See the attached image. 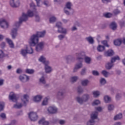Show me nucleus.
Returning a JSON list of instances; mask_svg holds the SVG:
<instances>
[{"label": "nucleus", "mask_w": 125, "mask_h": 125, "mask_svg": "<svg viewBox=\"0 0 125 125\" xmlns=\"http://www.w3.org/2000/svg\"><path fill=\"white\" fill-rule=\"evenodd\" d=\"M65 123H66V122L64 120H60L59 121V124L61 125H64Z\"/></svg>", "instance_id": "obj_63"}, {"label": "nucleus", "mask_w": 125, "mask_h": 125, "mask_svg": "<svg viewBox=\"0 0 125 125\" xmlns=\"http://www.w3.org/2000/svg\"><path fill=\"white\" fill-rule=\"evenodd\" d=\"M104 49H105V46H102L101 45H99V46L97 47V50L99 51V52L103 51Z\"/></svg>", "instance_id": "obj_39"}, {"label": "nucleus", "mask_w": 125, "mask_h": 125, "mask_svg": "<svg viewBox=\"0 0 125 125\" xmlns=\"http://www.w3.org/2000/svg\"><path fill=\"white\" fill-rule=\"evenodd\" d=\"M86 57L85 53L84 52H81L80 53L78 54L77 60L81 62H83V60H84L85 58Z\"/></svg>", "instance_id": "obj_13"}, {"label": "nucleus", "mask_w": 125, "mask_h": 125, "mask_svg": "<svg viewBox=\"0 0 125 125\" xmlns=\"http://www.w3.org/2000/svg\"><path fill=\"white\" fill-rule=\"evenodd\" d=\"M27 54H28V51H27V49H21V54L22 55V56H26L27 55Z\"/></svg>", "instance_id": "obj_44"}, {"label": "nucleus", "mask_w": 125, "mask_h": 125, "mask_svg": "<svg viewBox=\"0 0 125 125\" xmlns=\"http://www.w3.org/2000/svg\"><path fill=\"white\" fill-rule=\"evenodd\" d=\"M92 73L93 76H99V72L96 70H93Z\"/></svg>", "instance_id": "obj_56"}, {"label": "nucleus", "mask_w": 125, "mask_h": 125, "mask_svg": "<svg viewBox=\"0 0 125 125\" xmlns=\"http://www.w3.org/2000/svg\"><path fill=\"white\" fill-rule=\"evenodd\" d=\"M9 99H10V100H12L13 102H16V101H17L16 96L12 92L10 93L9 96Z\"/></svg>", "instance_id": "obj_19"}, {"label": "nucleus", "mask_w": 125, "mask_h": 125, "mask_svg": "<svg viewBox=\"0 0 125 125\" xmlns=\"http://www.w3.org/2000/svg\"><path fill=\"white\" fill-rule=\"evenodd\" d=\"M39 82L41 83H42L43 84H45L46 83L44 76H42L41 78H40Z\"/></svg>", "instance_id": "obj_38"}, {"label": "nucleus", "mask_w": 125, "mask_h": 125, "mask_svg": "<svg viewBox=\"0 0 125 125\" xmlns=\"http://www.w3.org/2000/svg\"><path fill=\"white\" fill-rule=\"evenodd\" d=\"M77 92L81 94L83 92V87L81 86H79L77 88Z\"/></svg>", "instance_id": "obj_40"}, {"label": "nucleus", "mask_w": 125, "mask_h": 125, "mask_svg": "<svg viewBox=\"0 0 125 125\" xmlns=\"http://www.w3.org/2000/svg\"><path fill=\"white\" fill-rule=\"evenodd\" d=\"M10 5L11 7L16 8L20 5V1L19 0H11L10 1Z\"/></svg>", "instance_id": "obj_9"}, {"label": "nucleus", "mask_w": 125, "mask_h": 125, "mask_svg": "<svg viewBox=\"0 0 125 125\" xmlns=\"http://www.w3.org/2000/svg\"><path fill=\"white\" fill-rule=\"evenodd\" d=\"M42 96L41 95H37L34 98V101L35 102H40L42 100Z\"/></svg>", "instance_id": "obj_27"}, {"label": "nucleus", "mask_w": 125, "mask_h": 125, "mask_svg": "<svg viewBox=\"0 0 125 125\" xmlns=\"http://www.w3.org/2000/svg\"><path fill=\"white\" fill-rule=\"evenodd\" d=\"M95 120H98V112L96 111L93 112L91 114V120L87 123V125L95 123Z\"/></svg>", "instance_id": "obj_6"}, {"label": "nucleus", "mask_w": 125, "mask_h": 125, "mask_svg": "<svg viewBox=\"0 0 125 125\" xmlns=\"http://www.w3.org/2000/svg\"><path fill=\"white\" fill-rule=\"evenodd\" d=\"M114 54L115 52H114V50L111 49L105 51L104 53V55L106 57H111V56H114Z\"/></svg>", "instance_id": "obj_15"}, {"label": "nucleus", "mask_w": 125, "mask_h": 125, "mask_svg": "<svg viewBox=\"0 0 125 125\" xmlns=\"http://www.w3.org/2000/svg\"><path fill=\"white\" fill-rule=\"evenodd\" d=\"M82 67H83V63H82V62L77 63L73 69V72L76 73V72H78V70L81 69Z\"/></svg>", "instance_id": "obj_18"}, {"label": "nucleus", "mask_w": 125, "mask_h": 125, "mask_svg": "<svg viewBox=\"0 0 125 125\" xmlns=\"http://www.w3.org/2000/svg\"><path fill=\"white\" fill-rule=\"evenodd\" d=\"M35 17L36 22H40V21H41V17H40L39 14L35 15Z\"/></svg>", "instance_id": "obj_47"}, {"label": "nucleus", "mask_w": 125, "mask_h": 125, "mask_svg": "<svg viewBox=\"0 0 125 125\" xmlns=\"http://www.w3.org/2000/svg\"><path fill=\"white\" fill-rule=\"evenodd\" d=\"M19 79L21 83H23L29 82V80H30V78L29 77V76L25 74L20 75L19 77Z\"/></svg>", "instance_id": "obj_11"}, {"label": "nucleus", "mask_w": 125, "mask_h": 125, "mask_svg": "<svg viewBox=\"0 0 125 125\" xmlns=\"http://www.w3.org/2000/svg\"><path fill=\"white\" fill-rule=\"evenodd\" d=\"M0 26L3 29H4V27L6 26V28H8V23L5 20H0Z\"/></svg>", "instance_id": "obj_17"}, {"label": "nucleus", "mask_w": 125, "mask_h": 125, "mask_svg": "<svg viewBox=\"0 0 125 125\" xmlns=\"http://www.w3.org/2000/svg\"><path fill=\"white\" fill-rule=\"evenodd\" d=\"M58 110L55 106H50L47 109V111L50 114H56Z\"/></svg>", "instance_id": "obj_16"}, {"label": "nucleus", "mask_w": 125, "mask_h": 125, "mask_svg": "<svg viewBox=\"0 0 125 125\" xmlns=\"http://www.w3.org/2000/svg\"><path fill=\"white\" fill-rule=\"evenodd\" d=\"M6 41L7 42H8V43L11 48H14V43H13V42H12L11 40L9 39V38H7V39H6Z\"/></svg>", "instance_id": "obj_22"}, {"label": "nucleus", "mask_w": 125, "mask_h": 125, "mask_svg": "<svg viewBox=\"0 0 125 125\" xmlns=\"http://www.w3.org/2000/svg\"><path fill=\"white\" fill-rule=\"evenodd\" d=\"M119 24L122 28H123V27H125V21H119Z\"/></svg>", "instance_id": "obj_51"}, {"label": "nucleus", "mask_w": 125, "mask_h": 125, "mask_svg": "<svg viewBox=\"0 0 125 125\" xmlns=\"http://www.w3.org/2000/svg\"><path fill=\"white\" fill-rule=\"evenodd\" d=\"M4 57V53H3V51L1 50H0V62H1L3 61L2 60V58Z\"/></svg>", "instance_id": "obj_41"}, {"label": "nucleus", "mask_w": 125, "mask_h": 125, "mask_svg": "<svg viewBox=\"0 0 125 125\" xmlns=\"http://www.w3.org/2000/svg\"><path fill=\"white\" fill-rule=\"evenodd\" d=\"M93 95L94 97H98L100 95V92L99 91H93Z\"/></svg>", "instance_id": "obj_43"}, {"label": "nucleus", "mask_w": 125, "mask_h": 125, "mask_svg": "<svg viewBox=\"0 0 125 125\" xmlns=\"http://www.w3.org/2000/svg\"><path fill=\"white\" fill-rule=\"evenodd\" d=\"M99 104H100V101L98 100H96L94 101L93 103V105H99Z\"/></svg>", "instance_id": "obj_57"}, {"label": "nucleus", "mask_w": 125, "mask_h": 125, "mask_svg": "<svg viewBox=\"0 0 125 125\" xmlns=\"http://www.w3.org/2000/svg\"><path fill=\"white\" fill-rule=\"evenodd\" d=\"M56 27L58 28V32L60 34H66L67 33V29L62 27V22H58L56 24Z\"/></svg>", "instance_id": "obj_7"}, {"label": "nucleus", "mask_w": 125, "mask_h": 125, "mask_svg": "<svg viewBox=\"0 0 125 125\" xmlns=\"http://www.w3.org/2000/svg\"><path fill=\"white\" fill-rule=\"evenodd\" d=\"M77 80H78V77L77 76H73L71 78V81L72 83H75V82H77Z\"/></svg>", "instance_id": "obj_52"}, {"label": "nucleus", "mask_w": 125, "mask_h": 125, "mask_svg": "<svg viewBox=\"0 0 125 125\" xmlns=\"http://www.w3.org/2000/svg\"><path fill=\"white\" fill-rule=\"evenodd\" d=\"M84 60L86 64H90L91 62V58L86 56L85 59H84Z\"/></svg>", "instance_id": "obj_29"}, {"label": "nucleus", "mask_w": 125, "mask_h": 125, "mask_svg": "<svg viewBox=\"0 0 125 125\" xmlns=\"http://www.w3.org/2000/svg\"><path fill=\"white\" fill-rule=\"evenodd\" d=\"M64 8H66V9L71 10V9H72V3H71V2H67L65 5V7H64Z\"/></svg>", "instance_id": "obj_33"}, {"label": "nucleus", "mask_w": 125, "mask_h": 125, "mask_svg": "<svg viewBox=\"0 0 125 125\" xmlns=\"http://www.w3.org/2000/svg\"><path fill=\"white\" fill-rule=\"evenodd\" d=\"M122 42H123V41L121 39H117L114 41V44L116 46H120L122 44Z\"/></svg>", "instance_id": "obj_23"}, {"label": "nucleus", "mask_w": 125, "mask_h": 125, "mask_svg": "<svg viewBox=\"0 0 125 125\" xmlns=\"http://www.w3.org/2000/svg\"><path fill=\"white\" fill-rule=\"evenodd\" d=\"M121 59L119 56H116L111 58L110 62H108L105 65L106 70H111L113 67H114V63L117 61V60H120Z\"/></svg>", "instance_id": "obj_3"}, {"label": "nucleus", "mask_w": 125, "mask_h": 125, "mask_svg": "<svg viewBox=\"0 0 125 125\" xmlns=\"http://www.w3.org/2000/svg\"><path fill=\"white\" fill-rule=\"evenodd\" d=\"M0 117L3 120L6 119V115L4 113H2L0 114Z\"/></svg>", "instance_id": "obj_53"}, {"label": "nucleus", "mask_w": 125, "mask_h": 125, "mask_svg": "<svg viewBox=\"0 0 125 125\" xmlns=\"http://www.w3.org/2000/svg\"><path fill=\"white\" fill-rule=\"evenodd\" d=\"M104 100L105 103H110L111 102V97L108 95H105L104 97Z\"/></svg>", "instance_id": "obj_25"}, {"label": "nucleus", "mask_w": 125, "mask_h": 125, "mask_svg": "<svg viewBox=\"0 0 125 125\" xmlns=\"http://www.w3.org/2000/svg\"><path fill=\"white\" fill-rule=\"evenodd\" d=\"M5 104L3 102H0V112H2L4 109Z\"/></svg>", "instance_id": "obj_35"}, {"label": "nucleus", "mask_w": 125, "mask_h": 125, "mask_svg": "<svg viewBox=\"0 0 125 125\" xmlns=\"http://www.w3.org/2000/svg\"><path fill=\"white\" fill-rule=\"evenodd\" d=\"M23 99L24 101H23V104H26V102H28L29 101V95L25 94L23 95Z\"/></svg>", "instance_id": "obj_37"}, {"label": "nucleus", "mask_w": 125, "mask_h": 125, "mask_svg": "<svg viewBox=\"0 0 125 125\" xmlns=\"http://www.w3.org/2000/svg\"><path fill=\"white\" fill-rule=\"evenodd\" d=\"M122 97V95L121 94H117L116 96V100H120V99Z\"/></svg>", "instance_id": "obj_61"}, {"label": "nucleus", "mask_w": 125, "mask_h": 125, "mask_svg": "<svg viewBox=\"0 0 125 125\" xmlns=\"http://www.w3.org/2000/svg\"><path fill=\"white\" fill-rule=\"evenodd\" d=\"M100 83L102 85H104L106 83V80L104 78H101Z\"/></svg>", "instance_id": "obj_49"}, {"label": "nucleus", "mask_w": 125, "mask_h": 125, "mask_svg": "<svg viewBox=\"0 0 125 125\" xmlns=\"http://www.w3.org/2000/svg\"><path fill=\"white\" fill-rule=\"evenodd\" d=\"M89 83V81L88 80H84L81 81V84L83 86H87V84Z\"/></svg>", "instance_id": "obj_28"}, {"label": "nucleus", "mask_w": 125, "mask_h": 125, "mask_svg": "<svg viewBox=\"0 0 125 125\" xmlns=\"http://www.w3.org/2000/svg\"><path fill=\"white\" fill-rule=\"evenodd\" d=\"M45 35V31L38 32L36 34L33 35L29 42L30 46H35L36 44L39 43V38H43Z\"/></svg>", "instance_id": "obj_1"}, {"label": "nucleus", "mask_w": 125, "mask_h": 125, "mask_svg": "<svg viewBox=\"0 0 125 125\" xmlns=\"http://www.w3.org/2000/svg\"><path fill=\"white\" fill-rule=\"evenodd\" d=\"M66 91L64 89L59 90L57 93L56 97L58 100H63L65 98Z\"/></svg>", "instance_id": "obj_5"}, {"label": "nucleus", "mask_w": 125, "mask_h": 125, "mask_svg": "<svg viewBox=\"0 0 125 125\" xmlns=\"http://www.w3.org/2000/svg\"><path fill=\"white\" fill-rule=\"evenodd\" d=\"M39 62H42L44 65H49V61H46V58L44 56H41L38 59Z\"/></svg>", "instance_id": "obj_14"}, {"label": "nucleus", "mask_w": 125, "mask_h": 125, "mask_svg": "<svg viewBox=\"0 0 125 125\" xmlns=\"http://www.w3.org/2000/svg\"><path fill=\"white\" fill-rule=\"evenodd\" d=\"M58 37L59 38V40H60V41H62V40H63L64 38V35H60L58 36Z\"/></svg>", "instance_id": "obj_62"}, {"label": "nucleus", "mask_w": 125, "mask_h": 125, "mask_svg": "<svg viewBox=\"0 0 125 125\" xmlns=\"http://www.w3.org/2000/svg\"><path fill=\"white\" fill-rule=\"evenodd\" d=\"M26 50L27 51V53H28L29 54H32V53H34V50L33 49V48L31 46L26 47Z\"/></svg>", "instance_id": "obj_32"}, {"label": "nucleus", "mask_w": 125, "mask_h": 125, "mask_svg": "<svg viewBox=\"0 0 125 125\" xmlns=\"http://www.w3.org/2000/svg\"><path fill=\"white\" fill-rule=\"evenodd\" d=\"M86 41L89 42V43H90L91 44H92L94 43V40H93V38L91 36H89L88 37H86L85 38Z\"/></svg>", "instance_id": "obj_24"}, {"label": "nucleus", "mask_w": 125, "mask_h": 125, "mask_svg": "<svg viewBox=\"0 0 125 125\" xmlns=\"http://www.w3.org/2000/svg\"><path fill=\"white\" fill-rule=\"evenodd\" d=\"M23 106V104H16L14 105V108H15L16 109H21L22 107Z\"/></svg>", "instance_id": "obj_36"}, {"label": "nucleus", "mask_w": 125, "mask_h": 125, "mask_svg": "<svg viewBox=\"0 0 125 125\" xmlns=\"http://www.w3.org/2000/svg\"><path fill=\"white\" fill-rule=\"evenodd\" d=\"M17 74H21L22 73V70L20 68H18L16 71Z\"/></svg>", "instance_id": "obj_64"}, {"label": "nucleus", "mask_w": 125, "mask_h": 125, "mask_svg": "<svg viewBox=\"0 0 125 125\" xmlns=\"http://www.w3.org/2000/svg\"><path fill=\"white\" fill-rule=\"evenodd\" d=\"M18 31V29L15 28V27H13L11 30V35L12 36V39L13 40H15V39H16V37H17V35H18V32H17Z\"/></svg>", "instance_id": "obj_12"}, {"label": "nucleus", "mask_w": 125, "mask_h": 125, "mask_svg": "<svg viewBox=\"0 0 125 125\" xmlns=\"http://www.w3.org/2000/svg\"><path fill=\"white\" fill-rule=\"evenodd\" d=\"M44 48V42H42L39 43H37V44L35 47V50L37 52H41V51H42Z\"/></svg>", "instance_id": "obj_8"}, {"label": "nucleus", "mask_w": 125, "mask_h": 125, "mask_svg": "<svg viewBox=\"0 0 125 125\" xmlns=\"http://www.w3.org/2000/svg\"><path fill=\"white\" fill-rule=\"evenodd\" d=\"M17 124V121L14 120L11 121V123L9 124L10 125H16Z\"/></svg>", "instance_id": "obj_55"}, {"label": "nucleus", "mask_w": 125, "mask_h": 125, "mask_svg": "<svg viewBox=\"0 0 125 125\" xmlns=\"http://www.w3.org/2000/svg\"><path fill=\"white\" fill-rule=\"evenodd\" d=\"M114 108L115 106H114V105L112 104H108L107 106V109L109 112H111V111H113Z\"/></svg>", "instance_id": "obj_42"}, {"label": "nucleus", "mask_w": 125, "mask_h": 125, "mask_svg": "<svg viewBox=\"0 0 125 125\" xmlns=\"http://www.w3.org/2000/svg\"><path fill=\"white\" fill-rule=\"evenodd\" d=\"M25 15L27 16V20H28V17H33L34 16V12L31 10H28L27 14H24Z\"/></svg>", "instance_id": "obj_31"}, {"label": "nucleus", "mask_w": 125, "mask_h": 125, "mask_svg": "<svg viewBox=\"0 0 125 125\" xmlns=\"http://www.w3.org/2000/svg\"><path fill=\"white\" fill-rule=\"evenodd\" d=\"M123 118V114L122 113H119L117 115H116L114 117V121H118V120H121Z\"/></svg>", "instance_id": "obj_30"}, {"label": "nucleus", "mask_w": 125, "mask_h": 125, "mask_svg": "<svg viewBox=\"0 0 125 125\" xmlns=\"http://www.w3.org/2000/svg\"><path fill=\"white\" fill-rule=\"evenodd\" d=\"M52 71V69L51 67L49 66L48 64H45V72L46 74H49V73H51Z\"/></svg>", "instance_id": "obj_21"}, {"label": "nucleus", "mask_w": 125, "mask_h": 125, "mask_svg": "<svg viewBox=\"0 0 125 125\" xmlns=\"http://www.w3.org/2000/svg\"><path fill=\"white\" fill-rule=\"evenodd\" d=\"M85 71H86V69L83 68L81 72V75H82V76H84V75H85Z\"/></svg>", "instance_id": "obj_59"}, {"label": "nucleus", "mask_w": 125, "mask_h": 125, "mask_svg": "<svg viewBox=\"0 0 125 125\" xmlns=\"http://www.w3.org/2000/svg\"><path fill=\"white\" fill-rule=\"evenodd\" d=\"M56 21V18L54 16H52L49 19L50 23H54Z\"/></svg>", "instance_id": "obj_45"}, {"label": "nucleus", "mask_w": 125, "mask_h": 125, "mask_svg": "<svg viewBox=\"0 0 125 125\" xmlns=\"http://www.w3.org/2000/svg\"><path fill=\"white\" fill-rule=\"evenodd\" d=\"M113 13L115 15H117V14H120V13H121V11L118 9H116L113 11Z\"/></svg>", "instance_id": "obj_58"}, {"label": "nucleus", "mask_w": 125, "mask_h": 125, "mask_svg": "<svg viewBox=\"0 0 125 125\" xmlns=\"http://www.w3.org/2000/svg\"><path fill=\"white\" fill-rule=\"evenodd\" d=\"M102 74L105 77V78H108V75H109V72H107L106 70H103L102 71Z\"/></svg>", "instance_id": "obj_46"}, {"label": "nucleus", "mask_w": 125, "mask_h": 125, "mask_svg": "<svg viewBox=\"0 0 125 125\" xmlns=\"http://www.w3.org/2000/svg\"><path fill=\"white\" fill-rule=\"evenodd\" d=\"M104 16L105 18H110V17H112V14L110 13H107L106 14H104Z\"/></svg>", "instance_id": "obj_54"}, {"label": "nucleus", "mask_w": 125, "mask_h": 125, "mask_svg": "<svg viewBox=\"0 0 125 125\" xmlns=\"http://www.w3.org/2000/svg\"><path fill=\"white\" fill-rule=\"evenodd\" d=\"M110 26V29H112L113 31L117 29V23L115 21L111 22Z\"/></svg>", "instance_id": "obj_26"}, {"label": "nucleus", "mask_w": 125, "mask_h": 125, "mask_svg": "<svg viewBox=\"0 0 125 125\" xmlns=\"http://www.w3.org/2000/svg\"><path fill=\"white\" fill-rule=\"evenodd\" d=\"M65 59H66L67 63H69V61H70V59H72L73 58V57L71 55L66 56H65Z\"/></svg>", "instance_id": "obj_50"}, {"label": "nucleus", "mask_w": 125, "mask_h": 125, "mask_svg": "<svg viewBox=\"0 0 125 125\" xmlns=\"http://www.w3.org/2000/svg\"><path fill=\"white\" fill-rule=\"evenodd\" d=\"M48 99H47V98H45L43 102H42V105L43 106H45V105H46L47 104H48Z\"/></svg>", "instance_id": "obj_48"}, {"label": "nucleus", "mask_w": 125, "mask_h": 125, "mask_svg": "<svg viewBox=\"0 0 125 125\" xmlns=\"http://www.w3.org/2000/svg\"><path fill=\"white\" fill-rule=\"evenodd\" d=\"M64 12L65 14H66V15H70V12L68 11V9L66 8H64Z\"/></svg>", "instance_id": "obj_60"}, {"label": "nucleus", "mask_w": 125, "mask_h": 125, "mask_svg": "<svg viewBox=\"0 0 125 125\" xmlns=\"http://www.w3.org/2000/svg\"><path fill=\"white\" fill-rule=\"evenodd\" d=\"M28 117L31 121H32V122H35V121H37V120H38V115H37V113L36 112H30L28 114Z\"/></svg>", "instance_id": "obj_10"}, {"label": "nucleus", "mask_w": 125, "mask_h": 125, "mask_svg": "<svg viewBox=\"0 0 125 125\" xmlns=\"http://www.w3.org/2000/svg\"><path fill=\"white\" fill-rule=\"evenodd\" d=\"M27 15H25V13H22V16L19 18V21L15 23L14 27H15V28L18 29L19 26H21V24H22L23 22L27 21Z\"/></svg>", "instance_id": "obj_4"}, {"label": "nucleus", "mask_w": 125, "mask_h": 125, "mask_svg": "<svg viewBox=\"0 0 125 125\" xmlns=\"http://www.w3.org/2000/svg\"><path fill=\"white\" fill-rule=\"evenodd\" d=\"M25 73H26V74H29V75H32L35 73V70L34 69L27 68L25 70Z\"/></svg>", "instance_id": "obj_34"}, {"label": "nucleus", "mask_w": 125, "mask_h": 125, "mask_svg": "<svg viewBox=\"0 0 125 125\" xmlns=\"http://www.w3.org/2000/svg\"><path fill=\"white\" fill-rule=\"evenodd\" d=\"M90 98V95L86 93V94H83V95L81 98L79 96L77 97L76 101H77V102L79 103L80 105H83V103L85 102H87V101L89 100Z\"/></svg>", "instance_id": "obj_2"}, {"label": "nucleus", "mask_w": 125, "mask_h": 125, "mask_svg": "<svg viewBox=\"0 0 125 125\" xmlns=\"http://www.w3.org/2000/svg\"><path fill=\"white\" fill-rule=\"evenodd\" d=\"M39 125H49V122H48V121H45V119H44V118H42L39 121Z\"/></svg>", "instance_id": "obj_20"}]
</instances>
